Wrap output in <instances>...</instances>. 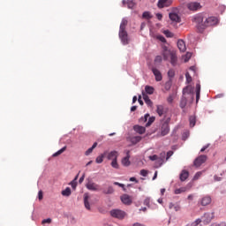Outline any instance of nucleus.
Masks as SVG:
<instances>
[{
  "label": "nucleus",
  "mask_w": 226,
  "mask_h": 226,
  "mask_svg": "<svg viewBox=\"0 0 226 226\" xmlns=\"http://www.w3.org/2000/svg\"><path fill=\"white\" fill-rule=\"evenodd\" d=\"M200 222H202L200 219H198V220H196V222H193L192 224H191V226H197V225H199V223H200Z\"/></svg>",
  "instance_id": "nucleus-57"
},
{
  "label": "nucleus",
  "mask_w": 226,
  "mask_h": 226,
  "mask_svg": "<svg viewBox=\"0 0 226 226\" xmlns=\"http://www.w3.org/2000/svg\"><path fill=\"white\" fill-rule=\"evenodd\" d=\"M106 156H107V158H108V160H117V156H118V154H117V151H111V152H109V153H106Z\"/></svg>",
  "instance_id": "nucleus-19"
},
{
  "label": "nucleus",
  "mask_w": 226,
  "mask_h": 226,
  "mask_svg": "<svg viewBox=\"0 0 226 226\" xmlns=\"http://www.w3.org/2000/svg\"><path fill=\"white\" fill-rule=\"evenodd\" d=\"M111 167H113V169H119V164H117V159H113V161L111 162Z\"/></svg>",
  "instance_id": "nucleus-42"
},
{
  "label": "nucleus",
  "mask_w": 226,
  "mask_h": 226,
  "mask_svg": "<svg viewBox=\"0 0 226 226\" xmlns=\"http://www.w3.org/2000/svg\"><path fill=\"white\" fill-rule=\"evenodd\" d=\"M162 56L164 61H170L172 66H177V54L174 49H169L167 46H162Z\"/></svg>",
  "instance_id": "nucleus-1"
},
{
  "label": "nucleus",
  "mask_w": 226,
  "mask_h": 226,
  "mask_svg": "<svg viewBox=\"0 0 226 226\" xmlns=\"http://www.w3.org/2000/svg\"><path fill=\"white\" fill-rule=\"evenodd\" d=\"M109 215L112 218H117V220H123L126 216V213L121 209H112Z\"/></svg>",
  "instance_id": "nucleus-4"
},
{
  "label": "nucleus",
  "mask_w": 226,
  "mask_h": 226,
  "mask_svg": "<svg viewBox=\"0 0 226 226\" xmlns=\"http://www.w3.org/2000/svg\"><path fill=\"white\" fill-rule=\"evenodd\" d=\"M187 8L191 11H197V10H200V8H202V5H200V3L192 2L187 4Z\"/></svg>",
  "instance_id": "nucleus-9"
},
{
  "label": "nucleus",
  "mask_w": 226,
  "mask_h": 226,
  "mask_svg": "<svg viewBox=\"0 0 226 226\" xmlns=\"http://www.w3.org/2000/svg\"><path fill=\"white\" fill-rule=\"evenodd\" d=\"M151 202V200L149 198L145 199L144 205L147 206L149 207V203Z\"/></svg>",
  "instance_id": "nucleus-51"
},
{
  "label": "nucleus",
  "mask_w": 226,
  "mask_h": 226,
  "mask_svg": "<svg viewBox=\"0 0 226 226\" xmlns=\"http://www.w3.org/2000/svg\"><path fill=\"white\" fill-rule=\"evenodd\" d=\"M156 112H157L158 116H160V117H162V116H163V114L165 112V109H164L163 106L162 105H158Z\"/></svg>",
  "instance_id": "nucleus-28"
},
{
  "label": "nucleus",
  "mask_w": 226,
  "mask_h": 226,
  "mask_svg": "<svg viewBox=\"0 0 226 226\" xmlns=\"http://www.w3.org/2000/svg\"><path fill=\"white\" fill-rule=\"evenodd\" d=\"M154 117H148V121L147 123L146 124V126H151L153 124V123H154Z\"/></svg>",
  "instance_id": "nucleus-41"
},
{
  "label": "nucleus",
  "mask_w": 226,
  "mask_h": 226,
  "mask_svg": "<svg viewBox=\"0 0 226 226\" xmlns=\"http://www.w3.org/2000/svg\"><path fill=\"white\" fill-rule=\"evenodd\" d=\"M163 34H165L166 38H174V34L169 30H164Z\"/></svg>",
  "instance_id": "nucleus-38"
},
{
  "label": "nucleus",
  "mask_w": 226,
  "mask_h": 226,
  "mask_svg": "<svg viewBox=\"0 0 226 226\" xmlns=\"http://www.w3.org/2000/svg\"><path fill=\"white\" fill-rule=\"evenodd\" d=\"M133 130L137 133H139V135H143V133H146V127H144V126L134 125L133 126Z\"/></svg>",
  "instance_id": "nucleus-21"
},
{
  "label": "nucleus",
  "mask_w": 226,
  "mask_h": 226,
  "mask_svg": "<svg viewBox=\"0 0 226 226\" xmlns=\"http://www.w3.org/2000/svg\"><path fill=\"white\" fill-rule=\"evenodd\" d=\"M211 202H212L211 196L207 195V196H204L201 200H200L198 204H200V206H209Z\"/></svg>",
  "instance_id": "nucleus-11"
},
{
  "label": "nucleus",
  "mask_w": 226,
  "mask_h": 226,
  "mask_svg": "<svg viewBox=\"0 0 226 226\" xmlns=\"http://www.w3.org/2000/svg\"><path fill=\"white\" fill-rule=\"evenodd\" d=\"M191 57H192V53H187V54L185 55V63L188 62V61H190V58H191Z\"/></svg>",
  "instance_id": "nucleus-52"
},
{
  "label": "nucleus",
  "mask_w": 226,
  "mask_h": 226,
  "mask_svg": "<svg viewBox=\"0 0 226 226\" xmlns=\"http://www.w3.org/2000/svg\"><path fill=\"white\" fill-rule=\"evenodd\" d=\"M189 176H190V173L186 170H182L180 174V181H186Z\"/></svg>",
  "instance_id": "nucleus-24"
},
{
  "label": "nucleus",
  "mask_w": 226,
  "mask_h": 226,
  "mask_svg": "<svg viewBox=\"0 0 226 226\" xmlns=\"http://www.w3.org/2000/svg\"><path fill=\"white\" fill-rule=\"evenodd\" d=\"M85 177H86V176L83 175V176L79 178V183H80V184L84 183Z\"/></svg>",
  "instance_id": "nucleus-60"
},
{
  "label": "nucleus",
  "mask_w": 226,
  "mask_h": 226,
  "mask_svg": "<svg viewBox=\"0 0 226 226\" xmlns=\"http://www.w3.org/2000/svg\"><path fill=\"white\" fill-rule=\"evenodd\" d=\"M188 102V97L186 96H183L180 100V104H179V107L181 109H185V107H186V103Z\"/></svg>",
  "instance_id": "nucleus-27"
},
{
  "label": "nucleus",
  "mask_w": 226,
  "mask_h": 226,
  "mask_svg": "<svg viewBox=\"0 0 226 226\" xmlns=\"http://www.w3.org/2000/svg\"><path fill=\"white\" fill-rule=\"evenodd\" d=\"M143 19H147V20H149V19H153V16H151V12L145 11L142 14Z\"/></svg>",
  "instance_id": "nucleus-39"
},
{
  "label": "nucleus",
  "mask_w": 226,
  "mask_h": 226,
  "mask_svg": "<svg viewBox=\"0 0 226 226\" xmlns=\"http://www.w3.org/2000/svg\"><path fill=\"white\" fill-rule=\"evenodd\" d=\"M42 223H43V224H44V223H52V219H50V218L44 219V220H42Z\"/></svg>",
  "instance_id": "nucleus-54"
},
{
  "label": "nucleus",
  "mask_w": 226,
  "mask_h": 226,
  "mask_svg": "<svg viewBox=\"0 0 226 226\" xmlns=\"http://www.w3.org/2000/svg\"><path fill=\"white\" fill-rule=\"evenodd\" d=\"M177 47L180 50V52H186V44L185 43V41L183 40H178L177 41Z\"/></svg>",
  "instance_id": "nucleus-18"
},
{
  "label": "nucleus",
  "mask_w": 226,
  "mask_h": 226,
  "mask_svg": "<svg viewBox=\"0 0 226 226\" xmlns=\"http://www.w3.org/2000/svg\"><path fill=\"white\" fill-rule=\"evenodd\" d=\"M152 72L155 77L156 82H162L163 77L162 76V72H160V70L154 67L152 68Z\"/></svg>",
  "instance_id": "nucleus-15"
},
{
  "label": "nucleus",
  "mask_w": 226,
  "mask_h": 226,
  "mask_svg": "<svg viewBox=\"0 0 226 226\" xmlns=\"http://www.w3.org/2000/svg\"><path fill=\"white\" fill-rule=\"evenodd\" d=\"M128 20L126 19H123L120 24L118 34L123 45H128V43H130V39H128V32H126Z\"/></svg>",
  "instance_id": "nucleus-2"
},
{
  "label": "nucleus",
  "mask_w": 226,
  "mask_h": 226,
  "mask_svg": "<svg viewBox=\"0 0 226 226\" xmlns=\"http://www.w3.org/2000/svg\"><path fill=\"white\" fill-rule=\"evenodd\" d=\"M121 200L123 204H126L127 206H130V204H132V198H130L128 194H124L121 197Z\"/></svg>",
  "instance_id": "nucleus-20"
},
{
  "label": "nucleus",
  "mask_w": 226,
  "mask_h": 226,
  "mask_svg": "<svg viewBox=\"0 0 226 226\" xmlns=\"http://www.w3.org/2000/svg\"><path fill=\"white\" fill-rule=\"evenodd\" d=\"M147 94H153L154 93V88L153 87L147 86L145 87Z\"/></svg>",
  "instance_id": "nucleus-35"
},
{
  "label": "nucleus",
  "mask_w": 226,
  "mask_h": 226,
  "mask_svg": "<svg viewBox=\"0 0 226 226\" xmlns=\"http://www.w3.org/2000/svg\"><path fill=\"white\" fill-rule=\"evenodd\" d=\"M105 156H107V152H105L104 154L97 156L96 159H95L96 163H102L103 162V158H105Z\"/></svg>",
  "instance_id": "nucleus-30"
},
{
  "label": "nucleus",
  "mask_w": 226,
  "mask_h": 226,
  "mask_svg": "<svg viewBox=\"0 0 226 226\" xmlns=\"http://www.w3.org/2000/svg\"><path fill=\"white\" fill-rule=\"evenodd\" d=\"M157 40H160V41H162V43L167 42V39H165V37H163V35H158Z\"/></svg>",
  "instance_id": "nucleus-46"
},
{
  "label": "nucleus",
  "mask_w": 226,
  "mask_h": 226,
  "mask_svg": "<svg viewBox=\"0 0 226 226\" xmlns=\"http://www.w3.org/2000/svg\"><path fill=\"white\" fill-rule=\"evenodd\" d=\"M135 2L133 0H127V8H129V10H133V8H135Z\"/></svg>",
  "instance_id": "nucleus-34"
},
{
  "label": "nucleus",
  "mask_w": 226,
  "mask_h": 226,
  "mask_svg": "<svg viewBox=\"0 0 226 226\" xmlns=\"http://www.w3.org/2000/svg\"><path fill=\"white\" fill-rule=\"evenodd\" d=\"M143 100L148 107H153V101L149 99V96L143 92Z\"/></svg>",
  "instance_id": "nucleus-22"
},
{
  "label": "nucleus",
  "mask_w": 226,
  "mask_h": 226,
  "mask_svg": "<svg viewBox=\"0 0 226 226\" xmlns=\"http://www.w3.org/2000/svg\"><path fill=\"white\" fill-rule=\"evenodd\" d=\"M66 151V147H64L60 150H58L56 153L53 154V157L56 158V156H59V154H63Z\"/></svg>",
  "instance_id": "nucleus-36"
},
{
  "label": "nucleus",
  "mask_w": 226,
  "mask_h": 226,
  "mask_svg": "<svg viewBox=\"0 0 226 226\" xmlns=\"http://www.w3.org/2000/svg\"><path fill=\"white\" fill-rule=\"evenodd\" d=\"M114 185L116 186H120V188H123L124 190V184H120L119 182H114Z\"/></svg>",
  "instance_id": "nucleus-53"
},
{
  "label": "nucleus",
  "mask_w": 226,
  "mask_h": 226,
  "mask_svg": "<svg viewBox=\"0 0 226 226\" xmlns=\"http://www.w3.org/2000/svg\"><path fill=\"white\" fill-rule=\"evenodd\" d=\"M213 218H215V212L206 213L202 217V221L204 223L207 224L211 222V220H213Z\"/></svg>",
  "instance_id": "nucleus-12"
},
{
  "label": "nucleus",
  "mask_w": 226,
  "mask_h": 226,
  "mask_svg": "<svg viewBox=\"0 0 226 226\" xmlns=\"http://www.w3.org/2000/svg\"><path fill=\"white\" fill-rule=\"evenodd\" d=\"M86 187L91 192H100V185L94 183L93 181H88L86 185Z\"/></svg>",
  "instance_id": "nucleus-7"
},
{
  "label": "nucleus",
  "mask_w": 226,
  "mask_h": 226,
  "mask_svg": "<svg viewBox=\"0 0 226 226\" xmlns=\"http://www.w3.org/2000/svg\"><path fill=\"white\" fill-rule=\"evenodd\" d=\"M77 179H79V175L70 183L72 188L75 190L77 188Z\"/></svg>",
  "instance_id": "nucleus-37"
},
{
  "label": "nucleus",
  "mask_w": 226,
  "mask_h": 226,
  "mask_svg": "<svg viewBox=\"0 0 226 226\" xmlns=\"http://www.w3.org/2000/svg\"><path fill=\"white\" fill-rule=\"evenodd\" d=\"M200 176H202L201 171L197 172V173L194 175V177H193L194 181H197V179H199V177H200Z\"/></svg>",
  "instance_id": "nucleus-48"
},
{
  "label": "nucleus",
  "mask_w": 226,
  "mask_h": 226,
  "mask_svg": "<svg viewBox=\"0 0 226 226\" xmlns=\"http://www.w3.org/2000/svg\"><path fill=\"white\" fill-rule=\"evenodd\" d=\"M185 79H186V82L187 84H190L192 82V76L190 75V72H186L185 73Z\"/></svg>",
  "instance_id": "nucleus-44"
},
{
  "label": "nucleus",
  "mask_w": 226,
  "mask_h": 226,
  "mask_svg": "<svg viewBox=\"0 0 226 226\" xmlns=\"http://www.w3.org/2000/svg\"><path fill=\"white\" fill-rule=\"evenodd\" d=\"M148 119H149V114H146L144 117H141L139 119V123H147Z\"/></svg>",
  "instance_id": "nucleus-43"
},
{
  "label": "nucleus",
  "mask_w": 226,
  "mask_h": 226,
  "mask_svg": "<svg viewBox=\"0 0 226 226\" xmlns=\"http://www.w3.org/2000/svg\"><path fill=\"white\" fill-rule=\"evenodd\" d=\"M183 96H185L186 98H190L191 102H193V87L187 86L183 89Z\"/></svg>",
  "instance_id": "nucleus-5"
},
{
  "label": "nucleus",
  "mask_w": 226,
  "mask_h": 226,
  "mask_svg": "<svg viewBox=\"0 0 226 226\" xmlns=\"http://www.w3.org/2000/svg\"><path fill=\"white\" fill-rule=\"evenodd\" d=\"M106 195H110L114 193V188L112 186H109L106 191L103 192Z\"/></svg>",
  "instance_id": "nucleus-40"
},
{
  "label": "nucleus",
  "mask_w": 226,
  "mask_h": 226,
  "mask_svg": "<svg viewBox=\"0 0 226 226\" xmlns=\"http://www.w3.org/2000/svg\"><path fill=\"white\" fill-rule=\"evenodd\" d=\"M169 17H170V20H171V22H175V24L181 22V18L179 17V15H177L175 12H170L169 14Z\"/></svg>",
  "instance_id": "nucleus-16"
},
{
  "label": "nucleus",
  "mask_w": 226,
  "mask_h": 226,
  "mask_svg": "<svg viewBox=\"0 0 226 226\" xmlns=\"http://www.w3.org/2000/svg\"><path fill=\"white\" fill-rule=\"evenodd\" d=\"M215 226H226V223L225 222H221V223H219V224H217Z\"/></svg>",
  "instance_id": "nucleus-64"
},
{
  "label": "nucleus",
  "mask_w": 226,
  "mask_h": 226,
  "mask_svg": "<svg viewBox=\"0 0 226 226\" xmlns=\"http://www.w3.org/2000/svg\"><path fill=\"white\" fill-rule=\"evenodd\" d=\"M97 146H98V143L94 142V143L93 144L92 147L88 148V149L86 151V153H85L86 156H89V154H91V153H93V151L94 150V148H95Z\"/></svg>",
  "instance_id": "nucleus-29"
},
{
  "label": "nucleus",
  "mask_w": 226,
  "mask_h": 226,
  "mask_svg": "<svg viewBox=\"0 0 226 226\" xmlns=\"http://www.w3.org/2000/svg\"><path fill=\"white\" fill-rule=\"evenodd\" d=\"M62 195L64 197H70V195H72V189H70V187H67L65 190L62 191Z\"/></svg>",
  "instance_id": "nucleus-31"
},
{
  "label": "nucleus",
  "mask_w": 226,
  "mask_h": 226,
  "mask_svg": "<svg viewBox=\"0 0 226 226\" xmlns=\"http://www.w3.org/2000/svg\"><path fill=\"white\" fill-rule=\"evenodd\" d=\"M214 179H215V181H222V177H220L216 175L214 177Z\"/></svg>",
  "instance_id": "nucleus-61"
},
{
  "label": "nucleus",
  "mask_w": 226,
  "mask_h": 226,
  "mask_svg": "<svg viewBox=\"0 0 226 226\" xmlns=\"http://www.w3.org/2000/svg\"><path fill=\"white\" fill-rule=\"evenodd\" d=\"M140 140H142V137L140 136H135L131 139L132 144H139Z\"/></svg>",
  "instance_id": "nucleus-32"
},
{
  "label": "nucleus",
  "mask_w": 226,
  "mask_h": 226,
  "mask_svg": "<svg viewBox=\"0 0 226 226\" xmlns=\"http://www.w3.org/2000/svg\"><path fill=\"white\" fill-rule=\"evenodd\" d=\"M218 24V19L216 17L205 18V26L209 27V26H215Z\"/></svg>",
  "instance_id": "nucleus-8"
},
{
  "label": "nucleus",
  "mask_w": 226,
  "mask_h": 226,
  "mask_svg": "<svg viewBox=\"0 0 226 226\" xmlns=\"http://www.w3.org/2000/svg\"><path fill=\"white\" fill-rule=\"evenodd\" d=\"M140 176H143V177H146L147 176V170H140Z\"/></svg>",
  "instance_id": "nucleus-49"
},
{
  "label": "nucleus",
  "mask_w": 226,
  "mask_h": 226,
  "mask_svg": "<svg viewBox=\"0 0 226 226\" xmlns=\"http://www.w3.org/2000/svg\"><path fill=\"white\" fill-rule=\"evenodd\" d=\"M38 197H39V200H43V192L39 191Z\"/></svg>",
  "instance_id": "nucleus-55"
},
{
  "label": "nucleus",
  "mask_w": 226,
  "mask_h": 226,
  "mask_svg": "<svg viewBox=\"0 0 226 226\" xmlns=\"http://www.w3.org/2000/svg\"><path fill=\"white\" fill-rule=\"evenodd\" d=\"M130 163V151H127L126 156L122 159V165L124 167H129Z\"/></svg>",
  "instance_id": "nucleus-17"
},
{
  "label": "nucleus",
  "mask_w": 226,
  "mask_h": 226,
  "mask_svg": "<svg viewBox=\"0 0 226 226\" xmlns=\"http://www.w3.org/2000/svg\"><path fill=\"white\" fill-rule=\"evenodd\" d=\"M169 123H170V118H168L161 127V135L165 137V135H169V132H170V127L169 126Z\"/></svg>",
  "instance_id": "nucleus-6"
},
{
  "label": "nucleus",
  "mask_w": 226,
  "mask_h": 226,
  "mask_svg": "<svg viewBox=\"0 0 226 226\" xmlns=\"http://www.w3.org/2000/svg\"><path fill=\"white\" fill-rule=\"evenodd\" d=\"M188 200H193V194H190L188 197H187Z\"/></svg>",
  "instance_id": "nucleus-63"
},
{
  "label": "nucleus",
  "mask_w": 226,
  "mask_h": 226,
  "mask_svg": "<svg viewBox=\"0 0 226 226\" xmlns=\"http://www.w3.org/2000/svg\"><path fill=\"white\" fill-rule=\"evenodd\" d=\"M170 4H172V0H159L157 6L158 8H168Z\"/></svg>",
  "instance_id": "nucleus-14"
},
{
  "label": "nucleus",
  "mask_w": 226,
  "mask_h": 226,
  "mask_svg": "<svg viewBox=\"0 0 226 226\" xmlns=\"http://www.w3.org/2000/svg\"><path fill=\"white\" fill-rule=\"evenodd\" d=\"M192 189V185L188 184L185 187H180L174 191L175 195H179L180 193H185Z\"/></svg>",
  "instance_id": "nucleus-13"
},
{
  "label": "nucleus",
  "mask_w": 226,
  "mask_h": 226,
  "mask_svg": "<svg viewBox=\"0 0 226 226\" xmlns=\"http://www.w3.org/2000/svg\"><path fill=\"white\" fill-rule=\"evenodd\" d=\"M156 18L158 19V20H162V19H163V15H162L161 13H157Z\"/></svg>",
  "instance_id": "nucleus-59"
},
{
  "label": "nucleus",
  "mask_w": 226,
  "mask_h": 226,
  "mask_svg": "<svg viewBox=\"0 0 226 226\" xmlns=\"http://www.w3.org/2000/svg\"><path fill=\"white\" fill-rule=\"evenodd\" d=\"M172 154H174V152H173V151H169V152L167 153L166 160H169V158H170V156H172Z\"/></svg>",
  "instance_id": "nucleus-56"
},
{
  "label": "nucleus",
  "mask_w": 226,
  "mask_h": 226,
  "mask_svg": "<svg viewBox=\"0 0 226 226\" xmlns=\"http://www.w3.org/2000/svg\"><path fill=\"white\" fill-rule=\"evenodd\" d=\"M168 103H172L174 102V95H170L167 99Z\"/></svg>",
  "instance_id": "nucleus-50"
},
{
  "label": "nucleus",
  "mask_w": 226,
  "mask_h": 226,
  "mask_svg": "<svg viewBox=\"0 0 226 226\" xmlns=\"http://www.w3.org/2000/svg\"><path fill=\"white\" fill-rule=\"evenodd\" d=\"M200 100V83L196 84V103Z\"/></svg>",
  "instance_id": "nucleus-25"
},
{
  "label": "nucleus",
  "mask_w": 226,
  "mask_h": 226,
  "mask_svg": "<svg viewBox=\"0 0 226 226\" xmlns=\"http://www.w3.org/2000/svg\"><path fill=\"white\" fill-rule=\"evenodd\" d=\"M192 22L195 24L196 27L200 31L201 29H206V18L202 14H197L193 17Z\"/></svg>",
  "instance_id": "nucleus-3"
},
{
  "label": "nucleus",
  "mask_w": 226,
  "mask_h": 226,
  "mask_svg": "<svg viewBox=\"0 0 226 226\" xmlns=\"http://www.w3.org/2000/svg\"><path fill=\"white\" fill-rule=\"evenodd\" d=\"M163 61V57L162 56H155L154 62L155 63H162Z\"/></svg>",
  "instance_id": "nucleus-47"
},
{
  "label": "nucleus",
  "mask_w": 226,
  "mask_h": 226,
  "mask_svg": "<svg viewBox=\"0 0 226 226\" xmlns=\"http://www.w3.org/2000/svg\"><path fill=\"white\" fill-rule=\"evenodd\" d=\"M149 160H151L152 162H158L159 163H161V165L163 163V159L159 158L156 154L150 155Z\"/></svg>",
  "instance_id": "nucleus-26"
},
{
  "label": "nucleus",
  "mask_w": 226,
  "mask_h": 226,
  "mask_svg": "<svg viewBox=\"0 0 226 226\" xmlns=\"http://www.w3.org/2000/svg\"><path fill=\"white\" fill-rule=\"evenodd\" d=\"M138 102H139V105H144V102H142V96H140V95L139 96Z\"/></svg>",
  "instance_id": "nucleus-58"
},
{
  "label": "nucleus",
  "mask_w": 226,
  "mask_h": 226,
  "mask_svg": "<svg viewBox=\"0 0 226 226\" xmlns=\"http://www.w3.org/2000/svg\"><path fill=\"white\" fill-rule=\"evenodd\" d=\"M189 121H190L191 128H193V126H195V124L197 123V119L195 118V116H191L189 117Z\"/></svg>",
  "instance_id": "nucleus-33"
},
{
  "label": "nucleus",
  "mask_w": 226,
  "mask_h": 226,
  "mask_svg": "<svg viewBox=\"0 0 226 226\" xmlns=\"http://www.w3.org/2000/svg\"><path fill=\"white\" fill-rule=\"evenodd\" d=\"M175 211H179L181 209V207L179 205H177L174 207Z\"/></svg>",
  "instance_id": "nucleus-62"
},
{
  "label": "nucleus",
  "mask_w": 226,
  "mask_h": 226,
  "mask_svg": "<svg viewBox=\"0 0 226 226\" xmlns=\"http://www.w3.org/2000/svg\"><path fill=\"white\" fill-rule=\"evenodd\" d=\"M207 160V156L206 155H200L198 158L194 161V166L195 167H200L202 163H206V161Z\"/></svg>",
  "instance_id": "nucleus-10"
},
{
  "label": "nucleus",
  "mask_w": 226,
  "mask_h": 226,
  "mask_svg": "<svg viewBox=\"0 0 226 226\" xmlns=\"http://www.w3.org/2000/svg\"><path fill=\"white\" fill-rule=\"evenodd\" d=\"M175 75H176V72L173 69L168 72V76L170 77V79L174 78Z\"/></svg>",
  "instance_id": "nucleus-45"
},
{
  "label": "nucleus",
  "mask_w": 226,
  "mask_h": 226,
  "mask_svg": "<svg viewBox=\"0 0 226 226\" xmlns=\"http://www.w3.org/2000/svg\"><path fill=\"white\" fill-rule=\"evenodd\" d=\"M84 204H85L86 209L90 211L91 206L89 205V195L87 193L84 194Z\"/></svg>",
  "instance_id": "nucleus-23"
}]
</instances>
